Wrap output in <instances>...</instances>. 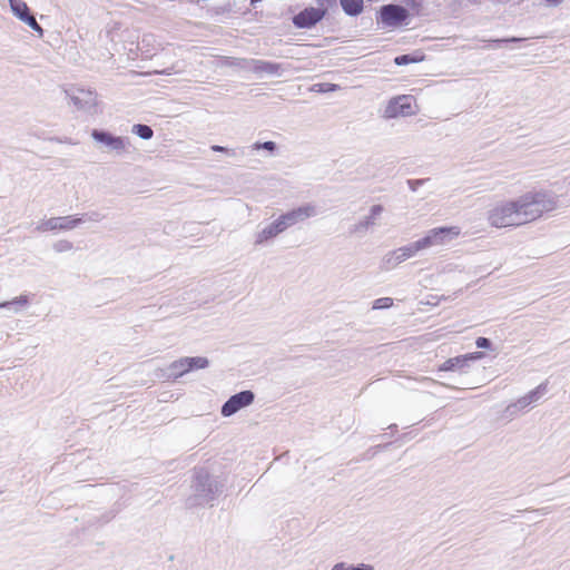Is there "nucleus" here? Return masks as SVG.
<instances>
[{
  "mask_svg": "<svg viewBox=\"0 0 570 570\" xmlns=\"http://www.w3.org/2000/svg\"><path fill=\"white\" fill-rule=\"evenodd\" d=\"M252 69L259 75H273L281 76L282 66L276 62L265 61V60H254Z\"/></svg>",
  "mask_w": 570,
  "mask_h": 570,
  "instance_id": "obj_17",
  "label": "nucleus"
},
{
  "mask_svg": "<svg viewBox=\"0 0 570 570\" xmlns=\"http://www.w3.org/2000/svg\"><path fill=\"white\" fill-rule=\"evenodd\" d=\"M72 105L86 114H96L97 95L90 89L82 87H71L66 91Z\"/></svg>",
  "mask_w": 570,
  "mask_h": 570,
  "instance_id": "obj_6",
  "label": "nucleus"
},
{
  "mask_svg": "<svg viewBox=\"0 0 570 570\" xmlns=\"http://www.w3.org/2000/svg\"><path fill=\"white\" fill-rule=\"evenodd\" d=\"M317 214L316 207L313 204H305L292 210H288L281 216H278L282 225L285 230L289 227L302 223L311 217H314Z\"/></svg>",
  "mask_w": 570,
  "mask_h": 570,
  "instance_id": "obj_10",
  "label": "nucleus"
},
{
  "mask_svg": "<svg viewBox=\"0 0 570 570\" xmlns=\"http://www.w3.org/2000/svg\"><path fill=\"white\" fill-rule=\"evenodd\" d=\"M424 179H410L407 185L412 191H416L420 186L424 184Z\"/></svg>",
  "mask_w": 570,
  "mask_h": 570,
  "instance_id": "obj_34",
  "label": "nucleus"
},
{
  "mask_svg": "<svg viewBox=\"0 0 570 570\" xmlns=\"http://www.w3.org/2000/svg\"><path fill=\"white\" fill-rule=\"evenodd\" d=\"M340 89L338 85L335 83H328V82H321L315 83L312 87V90L315 92H333Z\"/></svg>",
  "mask_w": 570,
  "mask_h": 570,
  "instance_id": "obj_26",
  "label": "nucleus"
},
{
  "mask_svg": "<svg viewBox=\"0 0 570 570\" xmlns=\"http://www.w3.org/2000/svg\"><path fill=\"white\" fill-rule=\"evenodd\" d=\"M186 357H181L177 361H174L168 367L164 370H159V373L156 374L158 379L170 381L176 380L184 374L189 372L188 363L185 362Z\"/></svg>",
  "mask_w": 570,
  "mask_h": 570,
  "instance_id": "obj_14",
  "label": "nucleus"
},
{
  "mask_svg": "<svg viewBox=\"0 0 570 570\" xmlns=\"http://www.w3.org/2000/svg\"><path fill=\"white\" fill-rule=\"evenodd\" d=\"M475 345L479 348H491L492 343L487 337H478L476 341H475Z\"/></svg>",
  "mask_w": 570,
  "mask_h": 570,
  "instance_id": "obj_31",
  "label": "nucleus"
},
{
  "mask_svg": "<svg viewBox=\"0 0 570 570\" xmlns=\"http://www.w3.org/2000/svg\"><path fill=\"white\" fill-rule=\"evenodd\" d=\"M325 16V9L322 8H306L293 18V23L297 28H311L315 26Z\"/></svg>",
  "mask_w": 570,
  "mask_h": 570,
  "instance_id": "obj_13",
  "label": "nucleus"
},
{
  "mask_svg": "<svg viewBox=\"0 0 570 570\" xmlns=\"http://www.w3.org/2000/svg\"><path fill=\"white\" fill-rule=\"evenodd\" d=\"M9 4L13 14L21 21L30 13L29 7L23 0H9Z\"/></svg>",
  "mask_w": 570,
  "mask_h": 570,
  "instance_id": "obj_19",
  "label": "nucleus"
},
{
  "mask_svg": "<svg viewBox=\"0 0 570 570\" xmlns=\"http://www.w3.org/2000/svg\"><path fill=\"white\" fill-rule=\"evenodd\" d=\"M255 400V394L249 391H242L232 395L222 406L220 413L224 417H229L244 407L249 406Z\"/></svg>",
  "mask_w": 570,
  "mask_h": 570,
  "instance_id": "obj_9",
  "label": "nucleus"
},
{
  "mask_svg": "<svg viewBox=\"0 0 570 570\" xmlns=\"http://www.w3.org/2000/svg\"><path fill=\"white\" fill-rule=\"evenodd\" d=\"M73 248V245L71 242L67 240V239H60L58 242H56L53 244V249L57 252V253H63V252H69Z\"/></svg>",
  "mask_w": 570,
  "mask_h": 570,
  "instance_id": "obj_29",
  "label": "nucleus"
},
{
  "mask_svg": "<svg viewBox=\"0 0 570 570\" xmlns=\"http://www.w3.org/2000/svg\"><path fill=\"white\" fill-rule=\"evenodd\" d=\"M530 404H531V401L528 399V395L525 394L524 396L520 397L515 403L508 405L505 411L510 415H515V413L519 410H523L527 406H529Z\"/></svg>",
  "mask_w": 570,
  "mask_h": 570,
  "instance_id": "obj_20",
  "label": "nucleus"
},
{
  "mask_svg": "<svg viewBox=\"0 0 570 570\" xmlns=\"http://www.w3.org/2000/svg\"><path fill=\"white\" fill-rule=\"evenodd\" d=\"M85 216L88 220L95 222V223H98L104 218V216L98 212H92V213L86 214Z\"/></svg>",
  "mask_w": 570,
  "mask_h": 570,
  "instance_id": "obj_35",
  "label": "nucleus"
},
{
  "mask_svg": "<svg viewBox=\"0 0 570 570\" xmlns=\"http://www.w3.org/2000/svg\"><path fill=\"white\" fill-rule=\"evenodd\" d=\"M285 228L282 225L279 218L277 217L274 222L265 226L262 230H259L255 236V245H263L268 240L277 237L279 234L284 233Z\"/></svg>",
  "mask_w": 570,
  "mask_h": 570,
  "instance_id": "obj_15",
  "label": "nucleus"
},
{
  "mask_svg": "<svg viewBox=\"0 0 570 570\" xmlns=\"http://www.w3.org/2000/svg\"><path fill=\"white\" fill-rule=\"evenodd\" d=\"M350 570H374V567L366 563H361L357 566L350 564Z\"/></svg>",
  "mask_w": 570,
  "mask_h": 570,
  "instance_id": "obj_36",
  "label": "nucleus"
},
{
  "mask_svg": "<svg viewBox=\"0 0 570 570\" xmlns=\"http://www.w3.org/2000/svg\"><path fill=\"white\" fill-rule=\"evenodd\" d=\"M194 488L196 491L195 502L191 504L205 505L212 504L216 497L222 492L223 485L208 474H198Z\"/></svg>",
  "mask_w": 570,
  "mask_h": 570,
  "instance_id": "obj_2",
  "label": "nucleus"
},
{
  "mask_svg": "<svg viewBox=\"0 0 570 570\" xmlns=\"http://www.w3.org/2000/svg\"><path fill=\"white\" fill-rule=\"evenodd\" d=\"M530 404H531V401L528 399V395L525 394L524 396L520 397L515 403L508 405L505 411L510 415H515V413L519 410H523L527 406H529Z\"/></svg>",
  "mask_w": 570,
  "mask_h": 570,
  "instance_id": "obj_21",
  "label": "nucleus"
},
{
  "mask_svg": "<svg viewBox=\"0 0 570 570\" xmlns=\"http://www.w3.org/2000/svg\"><path fill=\"white\" fill-rule=\"evenodd\" d=\"M210 148L213 151L226 153L227 155H229L232 157L236 156V151L234 149H228L226 147L218 146V145H213Z\"/></svg>",
  "mask_w": 570,
  "mask_h": 570,
  "instance_id": "obj_32",
  "label": "nucleus"
},
{
  "mask_svg": "<svg viewBox=\"0 0 570 570\" xmlns=\"http://www.w3.org/2000/svg\"><path fill=\"white\" fill-rule=\"evenodd\" d=\"M423 60V55H402L394 59L396 66H405L409 63H415Z\"/></svg>",
  "mask_w": 570,
  "mask_h": 570,
  "instance_id": "obj_22",
  "label": "nucleus"
},
{
  "mask_svg": "<svg viewBox=\"0 0 570 570\" xmlns=\"http://www.w3.org/2000/svg\"><path fill=\"white\" fill-rule=\"evenodd\" d=\"M3 307H8V303H6V302L0 303V308H3Z\"/></svg>",
  "mask_w": 570,
  "mask_h": 570,
  "instance_id": "obj_40",
  "label": "nucleus"
},
{
  "mask_svg": "<svg viewBox=\"0 0 570 570\" xmlns=\"http://www.w3.org/2000/svg\"><path fill=\"white\" fill-rule=\"evenodd\" d=\"M409 18L407 10L399 4H385L380 9V19L384 27L396 28L402 26Z\"/></svg>",
  "mask_w": 570,
  "mask_h": 570,
  "instance_id": "obj_8",
  "label": "nucleus"
},
{
  "mask_svg": "<svg viewBox=\"0 0 570 570\" xmlns=\"http://www.w3.org/2000/svg\"><path fill=\"white\" fill-rule=\"evenodd\" d=\"M384 212L382 205H373L370 208L368 215L362 217L357 223L350 227V234L356 236H364L367 230L377 225V219Z\"/></svg>",
  "mask_w": 570,
  "mask_h": 570,
  "instance_id": "obj_11",
  "label": "nucleus"
},
{
  "mask_svg": "<svg viewBox=\"0 0 570 570\" xmlns=\"http://www.w3.org/2000/svg\"><path fill=\"white\" fill-rule=\"evenodd\" d=\"M546 391H547L546 384H540L537 389L530 391L527 395H528V399L531 401V404L539 401L540 397L546 393Z\"/></svg>",
  "mask_w": 570,
  "mask_h": 570,
  "instance_id": "obj_27",
  "label": "nucleus"
},
{
  "mask_svg": "<svg viewBox=\"0 0 570 570\" xmlns=\"http://www.w3.org/2000/svg\"><path fill=\"white\" fill-rule=\"evenodd\" d=\"M185 362L190 365L188 366L189 371H193L195 368H206L209 364L208 360L203 356L186 357Z\"/></svg>",
  "mask_w": 570,
  "mask_h": 570,
  "instance_id": "obj_24",
  "label": "nucleus"
},
{
  "mask_svg": "<svg viewBox=\"0 0 570 570\" xmlns=\"http://www.w3.org/2000/svg\"><path fill=\"white\" fill-rule=\"evenodd\" d=\"M481 356L482 353L475 352L468 355L449 358L440 366V371H454L456 368H462L465 366L468 361L478 360Z\"/></svg>",
  "mask_w": 570,
  "mask_h": 570,
  "instance_id": "obj_16",
  "label": "nucleus"
},
{
  "mask_svg": "<svg viewBox=\"0 0 570 570\" xmlns=\"http://www.w3.org/2000/svg\"><path fill=\"white\" fill-rule=\"evenodd\" d=\"M393 305V298L391 297H381L373 302V309H384L390 308Z\"/></svg>",
  "mask_w": 570,
  "mask_h": 570,
  "instance_id": "obj_28",
  "label": "nucleus"
},
{
  "mask_svg": "<svg viewBox=\"0 0 570 570\" xmlns=\"http://www.w3.org/2000/svg\"><path fill=\"white\" fill-rule=\"evenodd\" d=\"M7 303H8V307L11 306V305H27L28 297L24 296V295H21V296L16 297L12 301H9Z\"/></svg>",
  "mask_w": 570,
  "mask_h": 570,
  "instance_id": "obj_33",
  "label": "nucleus"
},
{
  "mask_svg": "<svg viewBox=\"0 0 570 570\" xmlns=\"http://www.w3.org/2000/svg\"><path fill=\"white\" fill-rule=\"evenodd\" d=\"M557 207V197L546 190L528 191L517 199L495 203L487 212V220L495 228L518 227L540 218Z\"/></svg>",
  "mask_w": 570,
  "mask_h": 570,
  "instance_id": "obj_1",
  "label": "nucleus"
},
{
  "mask_svg": "<svg viewBox=\"0 0 570 570\" xmlns=\"http://www.w3.org/2000/svg\"><path fill=\"white\" fill-rule=\"evenodd\" d=\"M132 132L145 140L150 139L154 135V131L149 126L141 124L134 125Z\"/></svg>",
  "mask_w": 570,
  "mask_h": 570,
  "instance_id": "obj_23",
  "label": "nucleus"
},
{
  "mask_svg": "<svg viewBox=\"0 0 570 570\" xmlns=\"http://www.w3.org/2000/svg\"><path fill=\"white\" fill-rule=\"evenodd\" d=\"M83 217L73 215L50 217L40 222L36 229L38 232L71 230L82 224Z\"/></svg>",
  "mask_w": 570,
  "mask_h": 570,
  "instance_id": "obj_7",
  "label": "nucleus"
},
{
  "mask_svg": "<svg viewBox=\"0 0 570 570\" xmlns=\"http://www.w3.org/2000/svg\"><path fill=\"white\" fill-rule=\"evenodd\" d=\"M332 570H350V564L345 562H338L333 566Z\"/></svg>",
  "mask_w": 570,
  "mask_h": 570,
  "instance_id": "obj_38",
  "label": "nucleus"
},
{
  "mask_svg": "<svg viewBox=\"0 0 570 570\" xmlns=\"http://www.w3.org/2000/svg\"><path fill=\"white\" fill-rule=\"evenodd\" d=\"M522 39L521 38H511V39H495V40H492L491 42L492 43H495L497 46L501 45V43H505V42H510V41H521Z\"/></svg>",
  "mask_w": 570,
  "mask_h": 570,
  "instance_id": "obj_37",
  "label": "nucleus"
},
{
  "mask_svg": "<svg viewBox=\"0 0 570 570\" xmlns=\"http://www.w3.org/2000/svg\"><path fill=\"white\" fill-rule=\"evenodd\" d=\"M344 12L348 16H357L363 10V0H341Z\"/></svg>",
  "mask_w": 570,
  "mask_h": 570,
  "instance_id": "obj_18",
  "label": "nucleus"
},
{
  "mask_svg": "<svg viewBox=\"0 0 570 570\" xmlns=\"http://www.w3.org/2000/svg\"><path fill=\"white\" fill-rule=\"evenodd\" d=\"M417 112L415 99L410 95L396 96L389 100L384 108L383 117L386 119L409 117Z\"/></svg>",
  "mask_w": 570,
  "mask_h": 570,
  "instance_id": "obj_4",
  "label": "nucleus"
},
{
  "mask_svg": "<svg viewBox=\"0 0 570 570\" xmlns=\"http://www.w3.org/2000/svg\"><path fill=\"white\" fill-rule=\"evenodd\" d=\"M91 137L97 142H101V144L106 145L107 147H109L111 150H115L118 153L125 151L129 147L128 138L116 137V136H112L111 134L104 131V130L94 129L91 132Z\"/></svg>",
  "mask_w": 570,
  "mask_h": 570,
  "instance_id": "obj_12",
  "label": "nucleus"
},
{
  "mask_svg": "<svg viewBox=\"0 0 570 570\" xmlns=\"http://www.w3.org/2000/svg\"><path fill=\"white\" fill-rule=\"evenodd\" d=\"M461 235L459 226L436 227L430 229L426 235L419 240L422 250L433 246L446 245Z\"/></svg>",
  "mask_w": 570,
  "mask_h": 570,
  "instance_id": "obj_3",
  "label": "nucleus"
},
{
  "mask_svg": "<svg viewBox=\"0 0 570 570\" xmlns=\"http://www.w3.org/2000/svg\"><path fill=\"white\" fill-rule=\"evenodd\" d=\"M421 250L422 248L419 240L410 243L394 250H390L383 256L381 268L385 271L393 269L399 264L415 256Z\"/></svg>",
  "mask_w": 570,
  "mask_h": 570,
  "instance_id": "obj_5",
  "label": "nucleus"
},
{
  "mask_svg": "<svg viewBox=\"0 0 570 570\" xmlns=\"http://www.w3.org/2000/svg\"><path fill=\"white\" fill-rule=\"evenodd\" d=\"M252 149H254V150L265 149V150L273 153L276 149V144L274 141L255 142L252 145Z\"/></svg>",
  "mask_w": 570,
  "mask_h": 570,
  "instance_id": "obj_30",
  "label": "nucleus"
},
{
  "mask_svg": "<svg viewBox=\"0 0 570 570\" xmlns=\"http://www.w3.org/2000/svg\"><path fill=\"white\" fill-rule=\"evenodd\" d=\"M549 7H558L563 2V0H543Z\"/></svg>",
  "mask_w": 570,
  "mask_h": 570,
  "instance_id": "obj_39",
  "label": "nucleus"
},
{
  "mask_svg": "<svg viewBox=\"0 0 570 570\" xmlns=\"http://www.w3.org/2000/svg\"><path fill=\"white\" fill-rule=\"evenodd\" d=\"M26 24H28L35 32L38 33L39 37L43 36V29L41 26L37 22L33 14L29 13L22 20Z\"/></svg>",
  "mask_w": 570,
  "mask_h": 570,
  "instance_id": "obj_25",
  "label": "nucleus"
}]
</instances>
